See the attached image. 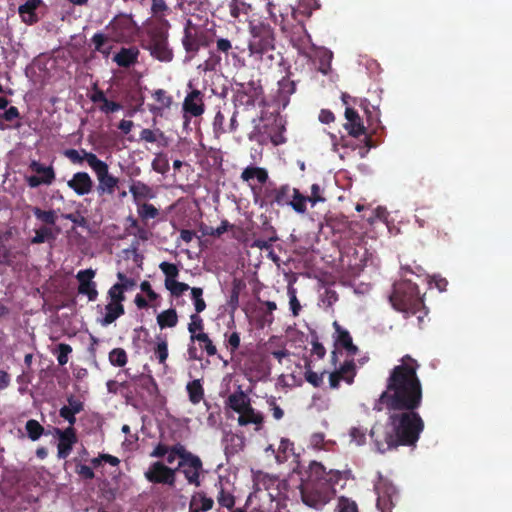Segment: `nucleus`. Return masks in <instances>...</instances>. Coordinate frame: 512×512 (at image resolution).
Here are the masks:
<instances>
[{"label": "nucleus", "mask_w": 512, "mask_h": 512, "mask_svg": "<svg viewBox=\"0 0 512 512\" xmlns=\"http://www.w3.org/2000/svg\"><path fill=\"white\" fill-rule=\"evenodd\" d=\"M420 365L410 355L400 359L386 379L385 390L373 405V410L393 411L389 424L393 425L400 446H414L424 429V422L416 412L422 404L423 389L417 371Z\"/></svg>", "instance_id": "obj_1"}, {"label": "nucleus", "mask_w": 512, "mask_h": 512, "mask_svg": "<svg viewBox=\"0 0 512 512\" xmlns=\"http://www.w3.org/2000/svg\"><path fill=\"white\" fill-rule=\"evenodd\" d=\"M295 91L296 83L288 75L278 81V90L272 100L274 111L270 115L262 112L260 116L256 114L252 118L253 129L248 133L250 141L260 144L270 141L274 146L286 143V120L280 115V111L289 105L290 96Z\"/></svg>", "instance_id": "obj_2"}, {"label": "nucleus", "mask_w": 512, "mask_h": 512, "mask_svg": "<svg viewBox=\"0 0 512 512\" xmlns=\"http://www.w3.org/2000/svg\"><path fill=\"white\" fill-rule=\"evenodd\" d=\"M347 479L346 473L329 470L317 461L310 462L299 486L302 502L314 509H322L336 495V485Z\"/></svg>", "instance_id": "obj_3"}, {"label": "nucleus", "mask_w": 512, "mask_h": 512, "mask_svg": "<svg viewBox=\"0 0 512 512\" xmlns=\"http://www.w3.org/2000/svg\"><path fill=\"white\" fill-rule=\"evenodd\" d=\"M389 301L396 311L404 313L406 317L425 308L418 286L410 280L395 282Z\"/></svg>", "instance_id": "obj_4"}, {"label": "nucleus", "mask_w": 512, "mask_h": 512, "mask_svg": "<svg viewBox=\"0 0 512 512\" xmlns=\"http://www.w3.org/2000/svg\"><path fill=\"white\" fill-rule=\"evenodd\" d=\"M213 41L210 30L194 24L191 19L186 20L182 44L189 58L194 57L201 47H209Z\"/></svg>", "instance_id": "obj_5"}, {"label": "nucleus", "mask_w": 512, "mask_h": 512, "mask_svg": "<svg viewBox=\"0 0 512 512\" xmlns=\"http://www.w3.org/2000/svg\"><path fill=\"white\" fill-rule=\"evenodd\" d=\"M244 72H237L236 76L239 79V85L241 89L237 91L234 96V103L236 110L249 111L250 108L255 107V103L260 95L263 93V88L260 84V80H248L244 77Z\"/></svg>", "instance_id": "obj_6"}, {"label": "nucleus", "mask_w": 512, "mask_h": 512, "mask_svg": "<svg viewBox=\"0 0 512 512\" xmlns=\"http://www.w3.org/2000/svg\"><path fill=\"white\" fill-rule=\"evenodd\" d=\"M254 195V202L261 208L270 207L271 209L282 208L288 206L289 197L291 194V187L289 184L280 185L278 187L267 185L261 191V195L252 188Z\"/></svg>", "instance_id": "obj_7"}, {"label": "nucleus", "mask_w": 512, "mask_h": 512, "mask_svg": "<svg viewBox=\"0 0 512 512\" xmlns=\"http://www.w3.org/2000/svg\"><path fill=\"white\" fill-rule=\"evenodd\" d=\"M86 162L92 168L97 176V191L100 195H112L118 185L119 179L109 173V166L106 162L100 160L96 154H86Z\"/></svg>", "instance_id": "obj_8"}, {"label": "nucleus", "mask_w": 512, "mask_h": 512, "mask_svg": "<svg viewBox=\"0 0 512 512\" xmlns=\"http://www.w3.org/2000/svg\"><path fill=\"white\" fill-rule=\"evenodd\" d=\"M113 40L122 42L130 41L137 34L138 27L131 15L118 14L106 26Z\"/></svg>", "instance_id": "obj_9"}, {"label": "nucleus", "mask_w": 512, "mask_h": 512, "mask_svg": "<svg viewBox=\"0 0 512 512\" xmlns=\"http://www.w3.org/2000/svg\"><path fill=\"white\" fill-rule=\"evenodd\" d=\"M369 435L376 447V450L380 453H384L400 446L393 425L389 424V420L385 425L379 423L374 424Z\"/></svg>", "instance_id": "obj_10"}, {"label": "nucleus", "mask_w": 512, "mask_h": 512, "mask_svg": "<svg viewBox=\"0 0 512 512\" xmlns=\"http://www.w3.org/2000/svg\"><path fill=\"white\" fill-rule=\"evenodd\" d=\"M176 472L177 469L167 466L162 461H156L150 464L144 476L152 484L174 487L176 484Z\"/></svg>", "instance_id": "obj_11"}, {"label": "nucleus", "mask_w": 512, "mask_h": 512, "mask_svg": "<svg viewBox=\"0 0 512 512\" xmlns=\"http://www.w3.org/2000/svg\"><path fill=\"white\" fill-rule=\"evenodd\" d=\"M182 461L178 462L175 469L184 474L185 479L191 485L200 486V474L203 470V464L199 456L187 451L183 454Z\"/></svg>", "instance_id": "obj_12"}, {"label": "nucleus", "mask_w": 512, "mask_h": 512, "mask_svg": "<svg viewBox=\"0 0 512 512\" xmlns=\"http://www.w3.org/2000/svg\"><path fill=\"white\" fill-rule=\"evenodd\" d=\"M377 493V509L380 512H392L395 501L398 499L396 487L387 479L381 478L375 485Z\"/></svg>", "instance_id": "obj_13"}, {"label": "nucleus", "mask_w": 512, "mask_h": 512, "mask_svg": "<svg viewBox=\"0 0 512 512\" xmlns=\"http://www.w3.org/2000/svg\"><path fill=\"white\" fill-rule=\"evenodd\" d=\"M250 33L252 40L249 49H255L258 46L274 43V31L269 23L263 21L250 22Z\"/></svg>", "instance_id": "obj_14"}, {"label": "nucleus", "mask_w": 512, "mask_h": 512, "mask_svg": "<svg viewBox=\"0 0 512 512\" xmlns=\"http://www.w3.org/2000/svg\"><path fill=\"white\" fill-rule=\"evenodd\" d=\"M96 275V271L92 268L78 271L76 279L79 283L78 293L88 297L89 301H96L98 298V290L96 282L93 278Z\"/></svg>", "instance_id": "obj_15"}, {"label": "nucleus", "mask_w": 512, "mask_h": 512, "mask_svg": "<svg viewBox=\"0 0 512 512\" xmlns=\"http://www.w3.org/2000/svg\"><path fill=\"white\" fill-rule=\"evenodd\" d=\"M55 434L58 436L57 457L59 459H66L78 441L76 430L74 427H67L64 430L55 428Z\"/></svg>", "instance_id": "obj_16"}, {"label": "nucleus", "mask_w": 512, "mask_h": 512, "mask_svg": "<svg viewBox=\"0 0 512 512\" xmlns=\"http://www.w3.org/2000/svg\"><path fill=\"white\" fill-rule=\"evenodd\" d=\"M148 49L150 54L159 61L169 62L172 60V51L168 47L167 37L162 32L151 36Z\"/></svg>", "instance_id": "obj_17"}, {"label": "nucleus", "mask_w": 512, "mask_h": 512, "mask_svg": "<svg viewBox=\"0 0 512 512\" xmlns=\"http://www.w3.org/2000/svg\"><path fill=\"white\" fill-rule=\"evenodd\" d=\"M186 447L181 443H176L172 446H168L162 442L158 443L152 452L150 453V457L153 458H163L166 456V462L168 464H173L174 461L178 458L179 461H182L184 455L187 453Z\"/></svg>", "instance_id": "obj_18"}, {"label": "nucleus", "mask_w": 512, "mask_h": 512, "mask_svg": "<svg viewBox=\"0 0 512 512\" xmlns=\"http://www.w3.org/2000/svg\"><path fill=\"white\" fill-rule=\"evenodd\" d=\"M356 376V364L354 360L345 361L339 369L329 374V386L332 389H337L341 381L351 385Z\"/></svg>", "instance_id": "obj_19"}, {"label": "nucleus", "mask_w": 512, "mask_h": 512, "mask_svg": "<svg viewBox=\"0 0 512 512\" xmlns=\"http://www.w3.org/2000/svg\"><path fill=\"white\" fill-rule=\"evenodd\" d=\"M250 56L253 62H261L264 64H282L283 62V58L281 54L276 51L274 43L250 49Z\"/></svg>", "instance_id": "obj_20"}, {"label": "nucleus", "mask_w": 512, "mask_h": 512, "mask_svg": "<svg viewBox=\"0 0 512 512\" xmlns=\"http://www.w3.org/2000/svg\"><path fill=\"white\" fill-rule=\"evenodd\" d=\"M319 8L318 0H298L297 7L292 8V18L297 21V28L304 30V19L309 18L312 12Z\"/></svg>", "instance_id": "obj_21"}, {"label": "nucleus", "mask_w": 512, "mask_h": 512, "mask_svg": "<svg viewBox=\"0 0 512 512\" xmlns=\"http://www.w3.org/2000/svg\"><path fill=\"white\" fill-rule=\"evenodd\" d=\"M67 186L78 196H84L92 192L94 182L87 172H76L67 181Z\"/></svg>", "instance_id": "obj_22"}, {"label": "nucleus", "mask_w": 512, "mask_h": 512, "mask_svg": "<svg viewBox=\"0 0 512 512\" xmlns=\"http://www.w3.org/2000/svg\"><path fill=\"white\" fill-rule=\"evenodd\" d=\"M333 327L335 329V346L345 349L348 355L355 356L358 353V347L354 345L349 331L344 329L337 321H334Z\"/></svg>", "instance_id": "obj_23"}, {"label": "nucleus", "mask_w": 512, "mask_h": 512, "mask_svg": "<svg viewBox=\"0 0 512 512\" xmlns=\"http://www.w3.org/2000/svg\"><path fill=\"white\" fill-rule=\"evenodd\" d=\"M250 405L251 399L241 389V387H238V390L231 393L225 400L226 408H229L238 414L244 412Z\"/></svg>", "instance_id": "obj_24"}, {"label": "nucleus", "mask_w": 512, "mask_h": 512, "mask_svg": "<svg viewBox=\"0 0 512 512\" xmlns=\"http://www.w3.org/2000/svg\"><path fill=\"white\" fill-rule=\"evenodd\" d=\"M345 118L347 123L344 125V128L348 131L349 135L358 137L362 134H365L366 128L364 127L363 122L355 109L346 107Z\"/></svg>", "instance_id": "obj_25"}, {"label": "nucleus", "mask_w": 512, "mask_h": 512, "mask_svg": "<svg viewBox=\"0 0 512 512\" xmlns=\"http://www.w3.org/2000/svg\"><path fill=\"white\" fill-rule=\"evenodd\" d=\"M183 109L185 113L191 116L198 117L204 112V104L200 91L193 90L189 93L183 103Z\"/></svg>", "instance_id": "obj_26"}, {"label": "nucleus", "mask_w": 512, "mask_h": 512, "mask_svg": "<svg viewBox=\"0 0 512 512\" xmlns=\"http://www.w3.org/2000/svg\"><path fill=\"white\" fill-rule=\"evenodd\" d=\"M239 426L255 425V431L261 430L264 423V416L250 405L244 412L239 414L237 419Z\"/></svg>", "instance_id": "obj_27"}, {"label": "nucleus", "mask_w": 512, "mask_h": 512, "mask_svg": "<svg viewBox=\"0 0 512 512\" xmlns=\"http://www.w3.org/2000/svg\"><path fill=\"white\" fill-rule=\"evenodd\" d=\"M42 4V0H27L19 6L18 12L22 21L26 24H34L38 21L36 14L37 8Z\"/></svg>", "instance_id": "obj_28"}, {"label": "nucleus", "mask_w": 512, "mask_h": 512, "mask_svg": "<svg viewBox=\"0 0 512 512\" xmlns=\"http://www.w3.org/2000/svg\"><path fill=\"white\" fill-rule=\"evenodd\" d=\"M214 506V500L204 492H197L192 495L189 502V512H207Z\"/></svg>", "instance_id": "obj_29"}, {"label": "nucleus", "mask_w": 512, "mask_h": 512, "mask_svg": "<svg viewBox=\"0 0 512 512\" xmlns=\"http://www.w3.org/2000/svg\"><path fill=\"white\" fill-rule=\"evenodd\" d=\"M129 191L137 205L140 204V201L155 197L153 189L142 181H133L129 187Z\"/></svg>", "instance_id": "obj_30"}, {"label": "nucleus", "mask_w": 512, "mask_h": 512, "mask_svg": "<svg viewBox=\"0 0 512 512\" xmlns=\"http://www.w3.org/2000/svg\"><path fill=\"white\" fill-rule=\"evenodd\" d=\"M125 308L122 303H112L109 302L105 306V315L102 319H100V324L102 326H108L115 322L119 317L124 315Z\"/></svg>", "instance_id": "obj_31"}, {"label": "nucleus", "mask_w": 512, "mask_h": 512, "mask_svg": "<svg viewBox=\"0 0 512 512\" xmlns=\"http://www.w3.org/2000/svg\"><path fill=\"white\" fill-rule=\"evenodd\" d=\"M153 98L157 105H151L149 110L155 115H161L164 109L170 108L172 104V97L163 89H158L153 93Z\"/></svg>", "instance_id": "obj_32"}, {"label": "nucleus", "mask_w": 512, "mask_h": 512, "mask_svg": "<svg viewBox=\"0 0 512 512\" xmlns=\"http://www.w3.org/2000/svg\"><path fill=\"white\" fill-rule=\"evenodd\" d=\"M139 54V50L135 46L123 47L119 52L115 53L112 57V60L116 64H135L137 62V57Z\"/></svg>", "instance_id": "obj_33"}, {"label": "nucleus", "mask_w": 512, "mask_h": 512, "mask_svg": "<svg viewBox=\"0 0 512 512\" xmlns=\"http://www.w3.org/2000/svg\"><path fill=\"white\" fill-rule=\"evenodd\" d=\"M290 206L296 213L305 214L307 212L308 197L303 195L299 189L291 187V194L288 201Z\"/></svg>", "instance_id": "obj_34"}, {"label": "nucleus", "mask_w": 512, "mask_h": 512, "mask_svg": "<svg viewBox=\"0 0 512 512\" xmlns=\"http://www.w3.org/2000/svg\"><path fill=\"white\" fill-rule=\"evenodd\" d=\"M263 226L266 231H270V235L267 238L255 239L251 246L259 248L261 250H270L272 247V243L278 240V236L275 228L270 224V222L267 219L263 222Z\"/></svg>", "instance_id": "obj_35"}, {"label": "nucleus", "mask_w": 512, "mask_h": 512, "mask_svg": "<svg viewBox=\"0 0 512 512\" xmlns=\"http://www.w3.org/2000/svg\"><path fill=\"white\" fill-rule=\"evenodd\" d=\"M241 179L245 182L256 179L260 184H265L268 180V172L262 167L248 166L242 171Z\"/></svg>", "instance_id": "obj_36"}, {"label": "nucleus", "mask_w": 512, "mask_h": 512, "mask_svg": "<svg viewBox=\"0 0 512 512\" xmlns=\"http://www.w3.org/2000/svg\"><path fill=\"white\" fill-rule=\"evenodd\" d=\"M230 17L233 21H240V15H248L252 10L251 4L243 0H229L227 3Z\"/></svg>", "instance_id": "obj_37"}, {"label": "nucleus", "mask_w": 512, "mask_h": 512, "mask_svg": "<svg viewBox=\"0 0 512 512\" xmlns=\"http://www.w3.org/2000/svg\"><path fill=\"white\" fill-rule=\"evenodd\" d=\"M189 401L193 405L199 404L204 398V388L200 379L190 381L186 385Z\"/></svg>", "instance_id": "obj_38"}, {"label": "nucleus", "mask_w": 512, "mask_h": 512, "mask_svg": "<svg viewBox=\"0 0 512 512\" xmlns=\"http://www.w3.org/2000/svg\"><path fill=\"white\" fill-rule=\"evenodd\" d=\"M29 168L36 174H39L42 179H47V181H45V185H50L55 180V170L51 165L44 166L39 161L33 160L30 163Z\"/></svg>", "instance_id": "obj_39"}, {"label": "nucleus", "mask_w": 512, "mask_h": 512, "mask_svg": "<svg viewBox=\"0 0 512 512\" xmlns=\"http://www.w3.org/2000/svg\"><path fill=\"white\" fill-rule=\"evenodd\" d=\"M291 455H294V443L288 438H282L275 454L277 463H285Z\"/></svg>", "instance_id": "obj_40"}, {"label": "nucleus", "mask_w": 512, "mask_h": 512, "mask_svg": "<svg viewBox=\"0 0 512 512\" xmlns=\"http://www.w3.org/2000/svg\"><path fill=\"white\" fill-rule=\"evenodd\" d=\"M216 500L220 507L226 508L230 512L235 509V496L230 491L226 490L221 482L219 483V490L216 495Z\"/></svg>", "instance_id": "obj_41"}, {"label": "nucleus", "mask_w": 512, "mask_h": 512, "mask_svg": "<svg viewBox=\"0 0 512 512\" xmlns=\"http://www.w3.org/2000/svg\"><path fill=\"white\" fill-rule=\"evenodd\" d=\"M312 64H331L333 53L325 47L313 48L309 54Z\"/></svg>", "instance_id": "obj_42"}, {"label": "nucleus", "mask_w": 512, "mask_h": 512, "mask_svg": "<svg viewBox=\"0 0 512 512\" xmlns=\"http://www.w3.org/2000/svg\"><path fill=\"white\" fill-rule=\"evenodd\" d=\"M92 43L94 44V51L101 53L103 58L108 60L112 46L108 44L107 36L102 33H95L92 37Z\"/></svg>", "instance_id": "obj_43"}, {"label": "nucleus", "mask_w": 512, "mask_h": 512, "mask_svg": "<svg viewBox=\"0 0 512 512\" xmlns=\"http://www.w3.org/2000/svg\"><path fill=\"white\" fill-rule=\"evenodd\" d=\"M157 323L161 329L175 327L178 323V315L175 309L170 308L162 311L157 316Z\"/></svg>", "instance_id": "obj_44"}, {"label": "nucleus", "mask_w": 512, "mask_h": 512, "mask_svg": "<svg viewBox=\"0 0 512 512\" xmlns=\"http://www.w3.org/2000/svg\"><path fill=\"white\" fill-rule=\"evenodd\" d=\"M190 342H199L200 348L205 351L208 356H214L217 354V348L207 333H198Z\"/></svg>", "instance_id": "obj_45"}, {"label": "nucleus", "mask_w": 512, "mask_h": 512, "mask_svg": "<svg viewBox=\"0 0 512 512\" xmlns=\"http://www.w3.org/2000/svg\"><path fill=\"white\" fill-rule=\"evenodd\" d=\"M127 221L130 222L129 227L126 228V231L129 235H133L141 241H147L149 239V231L146 228L139 226L137 219L129 216Z\"/></svg>", "instance_id": "obj_46"}, {"label": "nucleus", "mask_w": 512, "mask_h": 512, "mask_svg": "<svg viewBox=\"0 0 512 512\" xmlns=\"http://www.w3.org/2000/svg\"><path fill=\"white\" fill-rule=\"evenodd\" d=\"M199 314L200 313H195L190 316V323L187 327L188 332L190 333V341H192L193 337L197 336L198 333H205L204 321Z\"/></svg>", "instance_id": "obj_47"}, {"label": "nucleus", "mask_w": 512, "mask_h": 512, "mask_svg": "<svg viewBox=\"0 0 512 512\" xmlns=\"http://www.w3.org/2000/svg\"><path fill=\"white\" fill-rule=\"evenodd\" d=\"M29 439L37 441L44 434V427L35 419H30L25 424Z\"/></svg>", "instance_id": "obj_48"}, {"label": "nucleus", "mask_w": 512, "mask_h": 512, "mask_svg": "<svg viewBox=\"0 0 512 512\" xmlns=\"http://www.w3.org/2000/svg\"><path fill=\"white\" fill-rule=\"evenodd\" d=\"M334 512H359V509L357 503L353 499L340 496L337 499Z\"/></svg>", "instance_id": "obj_49"}, {"label": "nucleus", "mask_w": 512, "mask_h": 512, "mask_svg": "<svg viewBox=\"0 0 512 512\" xmlns=\"http://www.w3.org/2000/svg\"><path fill=\"white\" fill-rule=\"evenodd\" d=\"M140 386L147 391L151 397H156L159 394L158 385L151 375H141L139 377Z\"/></svg>", "instance_id": "obj_50"}, {"label": "nucleus", "mask_w": 512, "mask_h": 512, "mask_svg": "<svg viewBox=\"0 0 512 512\" xmlns=\"http://www.w3.org/2000/svg\"><path fill=\"white\" fill-rule=\"evenodd\" d=\"M128 356L123 348H114L109 352V362L115 367H123L127 364Z\"/></svg>", "instance_id": "obj_51"}, {"label": "nucleus", "mask_w": 512, "mask_h": 512, "mask_svg": "<svg viewBox=\"0 0 512 512\" xmlns=\"http://www.w3.org/2000/svg\"><path fill=\"white\" fill-rule=\"evenodd\" d=\"M165 287L167 290L170 291L171 295L174 297H179L187 290H191L188 284L179 282L176 279L165 281Z\"/></svg>", "instance_id": "obj_52"}, {"label": "nucleus", "mask_w": 512, "mask_h": 512, "mask_svg": "<svg viewBox=\"0 0 512 512\" xmlns=\"http://www.w3.org/2000/svg\"><path fill=\"white\" fill-rule=\"evenodd\" d=\"M34 216L47 225H54L57 220V216L54 210L44 211L39 207L33 208Z\"/></svg>", "instance_id": "obj_53"}, {"label": "nucleus", "mask_w": 512, "mask_h": 512, "mask_svg": "<svg viewBox=\"0 0 512 512\" xmlns=\"http://www.w3.org/2000/svg\"><path fill=\"white\" fill-rule=\"evenodd\" d=\"M191 297L194 303L196 313L203 312L206 309V302L203 299V289L200 287H192Z\"/></svg>", "instance_id": "obj_54"}, {"label": "nucleus", "mask_w": 512, "mask_h": 512, "mask_svg": "<svg viewBox=\"0 0 512 512\" xmlns=\"http://www.w3.org/2000/svg\"><path fill=\"white\" fill-rule=\"evenodd\" d=\"M152 169L157 173L166 174L170 169L166 155L158 154L152 161Z\"/></svg>", "instance_id": "obj_55"}, {"label": "nucleus", "mask_w": 512, "mask_h": 512, "mask_svg": "<svg viewBox=\"0 0 512 512\" xmlns=\"http://www.w3.org/2000/svg\"><path fill=\"white\" fill-rule=\"evenodd\" d=\"M311 193L308 197V201L312 206H315L317 203H324L326 198L324 197V189L317 183L311 185Z\"/></svg>", "instance_id": "obj_56"}, {"label": "nucleus", "mask_w": 512, "mask_h": 512, "mask_svg": "<svg viewBox=\"0 0 512 512\" xmlns=\"http://www.w3.org/2000/svg\"><path fill=\"white\" fill-rule=\"evenodd\" d=\"M138 214L142 219L147 220L156 218L159 211L153 204L142 203L138 205Z\"/></svg>", "instance_id": "obj_57"}, {"label": "nucleus", "mask_w": 512, "mask_h": 512, "mask_svg": "<svg viewBox=\"0 0 512 512\" xmlns=\"http://www.w3.org/2000/svg\"><path fill=\"white\" fill-rule=\"evenodd\" d=\"M227 441L229 444L225 449L228 453H237L244 447V438L242 436L232 434L227 438Z\"/></svg>", "instance_id": "obj_58"}, {"label": "nucleus", "mask_w": 512, "mask_h": 512, "mask_svg": "<svg viewBox=\"0 0 512 512\" xmlns=\"http://www.w3.org/2000/svg\"><path fill=\"white\" fill-rule=\"evenodd\" d=\"M366 433L367 429L361 426L352 427L349 431V436L351 437V441L356 443L357 445H363L366 442Z\"/></svg>", "instance_id": "obj_59"}, {"label": "nucleus", "mask_w": 512, "mask_h": 512, "mask_svg": "<svg viewBox=\"0 0 512 512\" xmlns=\"http://www.w3.org/2000/svg\"><path fill=\"white\" fill-rule=\"evenodd\" d=\"M159 268L165 275V281L175 280L179 274L178 267L173 263L162 262L160 263Z\"/></svg>", "instance_id": "obj_60"}, {"label": "nucleus", "mask_w": 512, "mask_h": 512, "mask_svg": "<svg viewBox=\"0 0 512 512\" xmlns=\"http://www.w3.org/2000/svg\"><path fill=\"white\" fill-rule=\"evenodd\" d=\"M53 238L52 230L48 227H41L35 231V236L31 239L32 244H41Z\"/></svg>", "instance_id": "obj_61"}, {"label": "nucleus", "mask_w": 512, "mask_h": 512, "mask_svg": "<svg viewBox=\"0 0 512 512\" xmlns=\"http://www.w3.org/2000/svg\"><path fill=\"white\" fill-rule=\"evenodd\" d=\"M81 152L83 155H81L76 149H67L64 151V156L74 164H81L84 160L86 161V154H93L92 152H87L84 149H82Z\"/></svg>", "instance_id": "obj_62"}, {"label": "nucleus", "mask_w": 512, "mask_h": 512, "mask_svg": "<svg viewBox=\"0 0 512 512\" xmlns=\"http://www.w3.org/2000/svg\"><path fill=\"white\" fill-rule=\"evenodd\" d=\"M125 292L121 286L116 283L108 290V297L112 303H122L125 300Z\"/></svg>", "instance_id": "obj_63"}, {"label": "nucleus", "mask_w": 512, "mask_h": 512, "mask_svg": "<svg viewBox=\"0 0 512 512\" xmlns=\"http://www.w3.org/2000/svg\"><path fill=\"white\" fill-rule=\"evenodd\" d=\"M287 293L289 296V305H290L291 312H292L293 316L296 317L299 315L300 310H301V305H300V302L296 295V289L293 288L292 286H289Z\"/></svg>", "instance_id": "obj_64"}]
</instances>
